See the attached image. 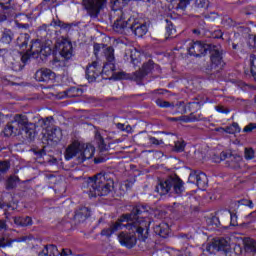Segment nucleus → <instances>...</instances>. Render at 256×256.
Instances as JSON below:
<instances>
[{"label":"nucleus","instance_id":"obj_15","mask_svg":"<svg viewBox=\"0 0 256 256\" xmlns=\"http://www.w3.org/2000/svg\"><path fill=\"white\" fill-rule=\"evenodd\" d=\"M35 79L42 83H49L55 80V73L49 69H40L36 72Z\"/></svg>","mask_w":256,"mask_h":256},{"label":"nucleus","instance_id":"obj_31","mask_svg":"<svg viewBox=\"0 0 256 256\" xmlns=\"http://www.w3.org/2000/svg\"><path fill=\"white\" fill-rule=\"evenodd\" d=\"M227 157H229V154H227V152H222V153L220 154V157L215 156V157L213 158V161H214L215 163H221V161H225V159H226Z\"/></svg>","mask_w":256,"mask_h":256},{"label":"nucleus","instance_id":"obj_32","mask_svg":"<svg viewBox=\"0 0 256 256\" xmlns=\"http://www.w3.org/2000/svg\"><path fill=\"white\" fill-rule=\"evenodd\" d=\"M226 213L230 216V225H232V227H237V215L232 214L229 211H226Z\"/></svg>","mask_w":256,"mask_h":256},{"label":"nucleus","instance_id":"obj_56","mask_svg":"<svg viewBox=\"0 0 256 256\" xmlns=\"http://www.w3.org/2000/svg\"><path fill=\"white\" fill-rule=\"evenodd\" d=\"M57 63H59V61H54L55 67H57Z\"/></svg>","mask_w":256,"mask_h":256},{"label":"nucleus","instance_id":"obj_54","mask_svg":"<svg viewBox=\"0 0 256 256\" xmlns=\"http://www.w3.org/2000/svg\"><path fill=\"white\" fill-rule=\"evenodd\" d=\"M135 211L137 215H141V210H139V208H136Z\"/></svg>","mask_w":256,"mask_h":256},{"label":"nucleus","instance_id":"obj_20","mask_svg":"<svg viewBox=\"0 0 256 256\" xmlns=\"http://www.w3.org/2000/svg\"><path fill=\"white\" fill-rule=\"evenodd\" d=\"M212 65L216 67H223V57H221V53L219 51H215L211 56Z\"/></svg>","mask_w":256,"mask_h":256},{"label":"nucleus","instance_id":"obj_25","mask_svg":"<svg viewBox=\"0 0 256 256\" xmlns=\"http://www.w3.org/2000/svg\"><path fill=\"white\" fill-rule=\"evenodd\" d=\"M0 207L3 209L5 215H7L9 211H15V209H17V204H2Z\"/></svg>","mask_w":256,"mask_h":256},{"label":"nucleus","instance_id":"obj_43","mask_svg":"<svg viewBox=\"0 0 256 256\" xmlns=\"http://www.w3.org/2000/svg\"><path fill=\"white\" fill-rule=\"evenodd\" d=\"M216 111H218V113H225L226 115H227V113H229V110H225L221 106H217Z\"/></svg>","mask_w":256,"mask_h":256},{"label":"nucleus","instance_id":"obj_29","mask_svg":"<svg viewBox=\"0 0 256 256\" xmlns=\"http://www.w3.org/2000/svg\"><path fill=\"white\" fill-rule=\"evenodd\" d=\"M32 223L33 221L31 220V217L22 218V222H17V224L21 227H27L29 225H32Z\"/></svg>","mask_w":256,"mask_h":256},{"label":"nucleus","instance_id":"obj_41","mask_svg":"<svg viewBox=\"0 0 256 256\" xmlns=\"http://www.w3.org/2000/svg\"><path fill=\"white\" fill-rule=\"evenodd\" d=\"M125 78V74L123 72H118L116 74H113V79H124Z\"/></svg>","mask_w":256,"mask_h":256},{"label":"nucleus","instance_id":"obj_42","mask_svg":"<svg viewBox=\"0 0 256 256\" xmlns=\"http://www.w3.org/2000/svg\"><path fill=\"white\" fill-rule=\"evenodd\" d=\"M61 256H68V255H72V252L70 249H62V252L60 253Z\"/></svg>","mask_w":256,"mask_h":256},{"label":"nucleus","instance_id":"obj_11","mask_svg":"<svg viewBox=\"0 0 256 256\" xmlns=\"http://www.w3.org/2000/svg\"><path fill=\"white\" fill-rule=\"evenodd\" d=\"M208 182L209 180L207 179V175H205L203 172H192L188 177V183L197 185L199 189L207 187Z\"/></svg>","mask_w":256,"mask_h":256},{"label":"nucleus","instance_id":"obj_59","mask_svg":"<svg viewBox=\"0 0 256 256\" xmlns=\"http://www.w3.org/2000/svg\"><path fill=\"white\" fill-rule=\"evenodd\" d=\"M117 3H119V1H116V2H115V5H117Z\"/></svg>","mask_w":256,"mask_h":256},{"label":"nucleus","instance_id":"obj_19","mask_svg":"<svg viewBox=\"0 0 256 256\" xmlns=\"http://www.w3.org/2000/svg\"><path fill=\"white\" fill-rule=\"evenodd\" d=\"M172 182L169 180H165L164 182H160L159 185L156 187L157 193L159 195H167L169 191H171Z\"/></svg>","mask_w":256,"mask_h":256},{"label":"nucleus","instance_id":"obj_23","mask_svg":"<svg viewBox=\"0 0 256 256\" xmlns=\"http://www.w3.org/2000/svg\"><path fill=\"white\" fill-rule=\"evenodd\" d=\"M28 43H29L28 34H21L20 37L17 39V45L21 48L26 47Z\"/></svg>","mask_w":256,"mask_h":256},{"label":"nucleus","instance_id":"obj_26","mask_svg":"<svg viewBox=\"0 0 256 256\" xmlns=\"http://www.w3.org/2000/svg\"><path fill=\"white\" fill-rule=\"evenodd\" d=\"M15 241L21 242V240H8L5 237L0 238V247L5 248V247H11V243H15Z\"/></svg>","mask_w":256,"mask_h":256},{"label":"nucleus","instance_id":"obj_35","mask_svg":"<svg viewBox=\"0 0 256 256\" xmlns=\"http://www.w3.org/2000/svg\"><path fill=\"white\" fill-rule=\"evenodd\" d=\"M251 73L256 75V56L251 57Z\"/></svg>","mask_w":256,"mask_h":256},{"label":"nucleus","instance_id":"obj_21","mask_svg":"<svg viewBox=\"0 0 256 256\" xmlns=\"http://www.w3.org/2000/svg\"><path fill=\"white\" fill-rule=\"evenodd\" d=\"M172 187H174L175 193H181L183 191V181L179 178L170 179Z\"/></svg>","mask_w":256,"mask_h":256},{"label":"nucleus","instance_id":"obj_36","mask_svg":"<svg viewBox=\"0 0 256 256\" xmlns=\"http://www.w3.org/2000/svg\"><path fill=\"white\" fill-rule=\"evenodd\" d=\"M153 69V61H149L147 64H144L143 71L144 73H149Z\"/></svg>","mask_w":256,"mask_h":256},{"label":"nucleus","instance_id":"obj_7","mask_svg":"<svg viewBox=\"0 0 256 256\" xmlns=\"http://www.w3.org/2000/svg\"><path fill=\"white\" fill-rule=\"evenodd\" d=\"M100 51H104L105 57L108 61L103 67L102 73H109V71H115V64L113 63L115 56L114 50L111 47H106L101 44L94 45V53L97 55Z\"/></svg>","mask_w":256,"mask_h":256},{"label":"nucleus","instance_id":"obj_34","mask_svg":"<svg viewBox=\"0 0 256 256\" xmlns=\"http://www.w3.org/2000/svg\"><path fill=\"white\" fill-rule=\"evenodd\" d=\"M166 23H167V26H166L167 33H169V35H175L176 30L173 27V24H171L169 20H166Z\"/></svg>","mask_w":256,"mask_h":256},{"label":"nucleus","instance_id":"obj_12","mask_svg":"<svg viewBox=\"0 0 256 256\" xmlns=\"http://www.w3.org/2000/svg\"><path fill=\"white\" fill-rule=\"evenodd\" d=\"M83 5L89 13L92 15H97L101 9H103V5H105V0H83Z\"/></svg>","mask_w":256,"mask_h":256},{"label":"nucleus","instance_id":"obj_58","mask_svg":"<svg viewBox=\"0 0 256 256\" xmlns=\"http://www.w3.org/2000/svg\"><path fill=\"white\" fill-rule=\"evenodd\" d=\"M233 49H237V46L234 45V46H233Z\"/></svg>","mask_w":256,"mask_h":256},{"label":"nucleus","instance_id":"obj_33","mask_svg":"<svg viewBox=\"0 0 256 256\" xmlns=\"http://www.w3.org/2000/svg\"><path fill=\"white\" fill-rule=\"evenodd\" d=\"M255 157V151L251 148L245 149V159L251 160Z\"/></svg>","mask_w":256,"mask_h":256},{"label":"nucleus","instance_id":"obj_9","mask_svg":"<svg viewBox=\"0 0 256 256\" xmlns=\"http://www.w3.org/2000/svg\"><path fill=\"white\" fill-rule=\"evenodd\" d=\"M229 241L225 238L214 239L211 244L205 246V251L210 255L215 253V251H228Z\"/></svg>","mask_w":256,"mask_h":256},{"label":"nucleus","instance_id":"obj_47","mask_svg":"<svg viewBox=\"0 0 256 256\" xmlns=\"http://www.w3.org/2000/svg\"><path fill=\"white\" fill-rule=\"evenodd\" d=\"M21 222H23V218L22 217H15L14 218L15 225L21 226V224H18V223H21Z\"/></svg>","mask_w":256,"mask_h":256},{"label":"nucleus","instance_id":"obj_5","mask_svg":"<svg viewBox=\"0 0 256 256\" xmlns=\"http://www.w3.org/2000/svg\"><path fill=\"white\" fill-rule=\"evenodd\" d=\"M88 184L92 187L94 193L92 197L109 195V192L113 189V181H106L105 176L98 174L94 178L88 179Z\"/></svg>","mask_w":256,"mask_h":256},{"label":"nucleus","instance_id":"obj_22","mask_svg":"<svg viewBox=\"0 0 256 256\" xmlns=\"http://www.w3.org/2000/svg\"><path fill=\"white\" fill-rule=\"evenodd\" d=\"M90 216H91V211L89 210V208L84 207L75 215V218L76 219H87V217H90Z\"/></svg>","mask_w":256,"mask_h":256},{"label":"nucleus","instance_id":"obj_53","mask_svg":"<svg viewBox=\"0 0 256 256\" xmlns=\"http://www.w3.org/2000/svg\"><path fill=\"white\" fill-rule=\"evenodd\" d=\"M216 33L217 35L215 37H223V32H221V30H217Z\"/></svg>","mask_w":256,"mask_h":256},{"label":"nucleus","instance_id":"obj_48","mask_svg":"<svg viewBox=\"0 0 256 256\" xmlns=\"http://www.w3.org/2000/svg\"><path fill=\"white\" fill-rule=\"evenodd\" d=\"M3 229H7V224L4 221H0V231H3Z\"/></svg>","mask_w":256,"mask_h":256},{"label":"nucleus","instance_id":"obj_61","mask_svg":"<svg viewBox=\"0 0 256 256\" xmlns=\"http://www.w3.org/2000/svg\"><path fill=\"white\" fill-rule=\"evenodd\" d=\"M143 217H147L146 215H143Z\"/></svg>","mask_w":256,"mask_h":256},{"label":"nucleus","instance_id":"obj_57","mask_svg":"<svg viewBox=\"0 0 256 256\" xmlns=\"http://www.w3.org/2000/svg\"><path fill=\"white\" fill-rule=\"evenodd\" d=\"M192 105H199V103H197V102H193V103H192Z\"/></svg>","mask_w":256,"mask_h":256},{"label":"nucleus","instance_id":"obj_28","mask_svg":"<svg viewBox=\"0 0 256 256\" xmlns=\"http://www.w3.org/2000/svg\"><path fill=\"white\" fill-rule=\"evenodd\" d=\"M185 149V142L183 140H179L175 142V151L178 153H181V151H184Z\"/></svg>","mask_w":256,"mask_h":256},{"label":"nucleus","instance_id":"obj_60","mask_svg":"<svg viewBox=\"0 0 256 256\" xmlns=\"http://www.w3.org/2000/svg\"><path fill=\"white\" fill-rule=\"evenodd\" d=\"M194 33H197V30H194Z\"/></svg>","mask_w":256,"mask_h":256},{"label":"nucleus","instance_id":"obj_52","mask_svg":"<svg viewBox=\"0 0 256 256\" xmlns=\"http://www.w3.org/2000/svg\"><path fill=\"white\" fill-rule=\"evenodd\" d=\"M252 251H256V241L251 242Z\"/></svg>","mask_w":256,"mask_h":256},{"label":"nucleus","instance_id":"obj_38","mask_svg":"<svg viewBox=\"0 0 256 256\" xmlns=\"http://www.w3.org/2000/svg\"><path fill=\"white\" fill-rule=\"evenodd\" d=\"M141 53L138 52L137 50H133L131 52V59L133 61V63H135V61H137V57H140Z\"/></svg>","mask_w":256,"mask_h":256},{"label":"nucleus","instance_id":"obj_17","mask_svg":"<svg viewBox=\"0 0 256 256\" xmlns=\"http://www.w3.org/2000/svg\"><path fill=\"white\" fill-rule=\"evenodd\" d=\"M101 67L99 66V63L93 62L90 64L86 69V77L90 83H93L95 79L98 78L99 74L101 73Z\"/></svg>","mask_w":256,"mask_h":256},{"label":"nucleus","instance_id":"obj_55","mask_svg":"<svg viewBox=\"0 0 256 256\" xmlns=\"http://www.w3.org/2000/svg\"><path fill=\"white\" fill-rule=\"evenodd\" d=\"M94 162L95 163H101V161L97 160V159H94Z\"/></svg>","mask_w":256,"mask_h":256},{"label":"nucleus","instance_id":"obj_37","mask_svg":"<svg viewBox=\"0 0 256 256\" xmlns=\"http://www.w3.org/2000/svg\"><path fill=\"white\" fill-rule=\"evenodd\" d=\"M9 171V164L7 162H0V173Z\"/></svg>","mask_w":256,"mask_h":256},{"label":"nucleus","instance_id":"obj_16","mask_svg":"<svg viewBox=\"0 0 256 256\" xmlns=\"http://www.w3.org/2000/svg\"><path fill=\"white\" fill-rule=\"evenodd\" d=\"M118 241L123 247H128L129 249H131V247H134V245L137 243V238H135V235L133 234L121 232L118 235Z\"/></svg>","mask_w":256,"mask_h":256},{"label":"nucleus","instance_id":"obj_10","mask_svg":"<svg viewBox=\"0 0 256 256\" xmlns=\"http://www.w3.org/2000/svg\"><path fill=\"white\" fill-rule=\"evenodd\" d=\"M168 16L173 18V15L177 13V11H185L187 6L191 3V0H168Z\"/></svg>","mask_w":256,"mask_h":256},{"label":"nucleus","instance_id":"obj_1","mask_svg":"<svg viewBox=\"0 0 256 256\" xmlns=\"http://www.w3.org/2000/svg\"><path fill=\"white\" fill-rule=\"evenodd\" d=\"M149 227V220L141 217H135V214L122 215L116 222L112 223L109 228L102 230L101 235L111 237L117 231L127 229L132 233H137L138 239L145 241L147 239V228Z\"/></svg>","mask_w":256,"mask_h":256},{"label":"nucleus","instance_id":"obj_30","mask_svg":"<svg viewBox=\"0 0 256 256\" xmlns=\"http://www.w3.org/2000/svg\"><path fill=\"white\" fill-rule=\"evenodd\" d=\"M239 131H241L239 125L235 123L226 129V133H239Z\"/></svg>","mask_w":256,"mask_h":256},{"label":"nucleus","instance_id":"obj_2","mask_svg":"<svg viewBox=\"0 0 256 256\" xmlns=\"http://www.w3.org/2000/svg\"><path fill=\"white\" fill-rule=\"evenodd\" d=\"M113 29L116 33H131L132 31L136 37H143L149 31L147 24L139 23L135 18H125L124 15L116 19Z\"/></svg>","mask_w":256,"mask_h":256},{"label":"nucleus","instance_id":"obj_27","mask_svg":"<svg viewBox=\"0 0 256 256\" xmlns=\"http://www.w3.org/2000/svg\"><path fill=\"white\" fill-rule=\"evenodd\" d=\"M46 249L48 251V256H58L59 255V250L57 249V246H55V245L46 246Z\"/></svg>","mask_w":256,"mask_h":256},{"label":"nucleus","instance_id":"obj_44","mask_svg":"<svg viewBox=\"0 0 256 256\" xmlns=\"http://www.w3.org/2000/svg\"><path fill=\"white\" fill-rule=\"evenodd\" d=\"M38 256H49V252L47 250V246L38 254Z\"/></svg>","mask_w":256,"mask_h":256},{"label":"nucleus","instance_id":"obj_46","mask_svg":"<svg viewBox=\"0 0 256 256\" xmlns=\"http://www.w3.org/2000/svg\"><path fill=\"white\" fill-rule=\"evenodd\" d=\"M156 103L159 107H169V103L167 102L161 103V100H157Z\"/></svg>","mask_w":256,"mask_h":256},{"label":"nucleus","instance_id":"obj_39","mask_svg":"<svg viewBox=\"0 0 256 256\" xmlns=\"http://www.w3.org/2000/svg\"><path fill=\"white\" fill-rule=\"evenodd\" d=\"M253 129H256L255 124H249L248 126L244 127V132L245 133H251Z\"/></svg>","mask_w":256,"mask_h":256},{"label":"nucleus","instance_id":"obj_18","mask_svg":"<svg viewBox=\"0 0 256 256\" xmlns=\"http://www.w3.org/2000/svg\"><path fill=\"white\" fill-rule=\"evenodd\" d=\"M154 232L156 235L166 238V237H169V234L171 233V229L169 228V224L162 222L159 225H156L154 227Z\"/></svg>","mask_w":256,"mask_h":256},{"label":"nucleus","instance_id":"obj_51","mask_svg":"<svg viewBox=\"0 0 256 256\" xmlns=\"http://www.w3.org/2000/svg\"><path fill=\"white\" fill-rule=\"evenodd\" d=\"M151 143H153L154 145H158L159 140H157L156 138H150Z\"/></svg>","mask_w":256,"mask_h":256},{"label":"nucleus","instance_id":"obj_13","mask_svg":"<svg viewBox=\"0 0 256 256\" xmlns=\"http://www.w3.org/2000/svg\"><path fill=\"white\" fill-rule=\"evenodd\" d=\"M56 47L64 59H71V57H73V45L69 40H63L58 43Z\"/></svg>","mask_w":256,"mask_h":256},{"label":"nucleus","instance_id":"obj_50","mask_svg":"<svg viewBox=\"0 0 256 256\" xmlns=\"http://www.w3.org/2000/svg\"><path fill=\"white\" fill-rule=\"evenodd\" d=\"M250 41H252L253 46L256 47V35L255 36H250Z\"/></svg>","mask_w":256,"mask_h":256},{"label":"nucleus","instance_id":"obj_40","mask_svg":"<svg viewBox=\"0 0 256 256\" xmlns=\"http://www.w3.org/2000/svg\"><path fill=\"white\" fill-rule=\"evenodd\" d=\"M15 181H17V177H11L9 180H8V188L11 189L14 187V184Z\"/></svg>","mask_w":256,"mask_h":256},{"label":"nucleus","instance_id":"obj_4","mask_svg":"<svg viewBox=\"0 0 256 256\" xmlns=\"http://www.w3.org/2000/svg\"><path fill=\"white\" fill-rule=\"evenodd\" d=\"M94 155L95 146L74 141L66 149L65 159L69 161L73 159V157H77L79 161H87V159H92Z\"/></svg>","mask_w":256,"mask_h":256},{"label":"nucleus","instance_id":"obj_8","mask_svg":"<svg viewBox=\"0 0 256 256\" xmlns=\"http://www.w3.org/2000/svg\"><path fill=\"white\" fill-rule=\"evenodd\" d=\"M42 141L46 142L48 145H53V143H59L63 133L59 128H47L43 132Z\"/></svg>","mask_w":256,"mask_h":256},{"label":"nucleus","instance_id":"obj_6","mask_svg":"<svg viewBox=\"0 0 256 256\" xmlns=\"http://www.w3.org/2000/svg\"><path fill=\"white\" fill-rule=\"evenodd\" d=\"M51 53H53V50L51 49V46H49V44L47 46H43L41 45V42L39 40H36L32 42L30 51H27V53L21 56V61L22 63H27L31 55H42L43 57H49Z\"/></svg>","mask_w":256,"mask_h":256},{"label":"nucleus","instance_id":"obj_24","mask_svg":"<svg viewBox=\"0 0 256 256\" xmlns=\"http://www.w3.org/2000/svg\"><path fill=\"white\" fill-rule=\"evenodd\" d=\"M194 7L197 11H199V9H207V7H209V0H195Z\"/></svg>","mask_w":256,"mask_h":256},{"label":"nucleus","instance_id":"obj_45","mask_svg":"<svg viewBox=\"0 0 256 256\" xmlns=\"http://www.w3.org/2000/svg\"><path fill=\"white\" fill-rule=\"evenodd\" d=\"M209 21H215L217 19V14L216 13H211L208 17H206Z\"/></svg>","mask_w":256,"mask_h":256},{"label":"nucleus","instance_id":"obj_49","mask_svg":"<svg viewBox=\"0 0 256 256\" xmlns=\"http://www.w3.org/2000/svg\"><path fill=\"white\" fill-rule=\"evenodd\" d=\"M179 256H191V252L189 250H185V251L181 252V254Z\"/></svg>","mask_w":256,"mask_h":256},{"label":"nucleus","instance_id":"obj_14","mask_svg":"<svg viewBox=\"0 0 256 256\" xmlns=\"http://www.w3.org/2000/svg\"><path fill=\"white\" fill-rule=\"evenodd\" d=\"M189 55L199 57V55H205L207 53V44L201 42H190L187 48Z\"/></svg>","mask_w":256,"mask_h":256},{"label":"nucleus","instance_id":"obj_3","mask_svg":"<svg viewBox=\"0 0 256 256\" xmlns=\"http://www.w3.org/2000/svg\"><path fill=\"white\" fill-rule=\"evenodd\" d=\"M31 129H35V124L29 123L27 116L17 114L4 128V135L5 137H17L23 133H31Z\"/></svg>","mask_w":256,"mask_h":256}]
</instances>
